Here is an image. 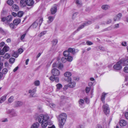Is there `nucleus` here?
<instances>
[{
    "mask_svg": "<svg viewBox=\"0 0 128 128\" xmlns=\"http://www.w3.org/2000/svg\"><path fill=\"white\" fill-rule=\"evenodd\" d=\"M23 14L24 13L23 12L20 11L18 12L17 16L19 17H21L22 16Z\"/></svg>",
    "mask_w": 128,
    "mask_h": 128,
    "instance_id": "2f4dec72",
    "label": "nucleus"
},
{
    "mask_svg": "<svg viewBox=\"0 0 128 128\" xmlns=\"http://www.w3.org/2000/svg\"><path fill=\"white\" fill-rule=\"evenodd\" d=\"M9 56L10 55L9 54H8L6 53L4 55V56H1L0 57V59L1 60L2 59V60H3L4 58H5L6 59H8L9 58Z\"/></svg>",
    "mask_w": 128,
    "mask_h": 128,
    "instance_id": "aec40b11",
    "label": "nucleus"
},
{
    "mask_svg": "<svg viewBox=\"0 0 128 128\" xmlns=\"http://www.w3.org/2000/svg\"><path fill=\"white\" fill-rule=\"evenodd\" d=\"M12 56H13L15 58H16L18 56V54L17 53V52H14L12 54Z\"/></svg>",
    "mask_w": 128,
    "mask_h": 128,
    "instance_id": "58836bf2",
    "label": "nucleus"
},
{
    "mask_svg": "<svg viewBox=\"0 0 128 128\" xmlns=\"http://www.w3.org/2000/svg\"><path fill=\"white\" fill-rule=\"evenodd\" d=\"M122 62L121 61H120L117 62L116 64L114 66V68L117 70H120L122 68V66L121 65L122 64Z\"/></svg>",
    "mask_w": 128,
    "mask_h": 128,
    "instance_id": "39448f33",
    "label": "nucleus"
},
{
    "mask_svg": "<svg viewBox=\"0 0 128 128\" xmlns=\"http://www.w3.org/2000/svg\"><path fill=\"white\" fill-rule=\"evenodd\" d=\"M20 22V18H18L14 20L13 21V23L16 25H18L19 24Z\"/></svg>",
    "mask_w": 128,
    "mask_h": 128,
    "instance_id": "b1692460",
    "label": "nucleus"
},
{
    "mask_svg": "<svg viewBox=\"0 0 128 128\" xmlns=\"http://www.w3.org/2000/svg\"><path fill=\"white\" fill-rule=\"evenodd\" d=\"M58 42V40L57 39L54 40L52 41V43L53 45H56Z\"/></svg>",
    "mask_w": 128,
    "mask_h": 128,
    "instance_id": "a19ab883",
    "label": "nucleus"
},
{
    "mask_svg": "<svg viewBox=\"0 0 128 128\" xmlns=\"http://www.w3.org/2000/svg\"><path fill=\"white\" fill-rule=\"evenodd\" d=\"M68 84L69 87L71 88H73L74 87L76 86V83L75 82H70Z\"/></svg>",
    "mask_w": 128,
    "mask_h": 128,
    "instance_id": "6ab92c4d",
    "label": "nucleus"
},
{
    "mask_svg": "<svg viewBox=\"0 0 128 128\" xmlns=\"http://www.w3.org/2000/svg\"><path fill=\"white\" fill-rule=\"evenodd\" d=\"M9 49V48L8 46H5L4 47L3 49L5 52H6Z\"/></svg>",
    "mask_w": 128,
    "mask_h": 128,
    "instance_id": "ea45409f",
    "label": "nucleus"
},
{
    "mask_svg": "<svg viewBox=\"0 0 128 128\" xmlns=\"http://www.w3.org/2000/svg\"><path fill=\"white\" fill-rule=\"evenodd\" d=\"M14 97L13 96H11L8 99V101L9 102L11 103L14 101Z\"/></svg>",
    "mask_w": 128,
    "mask_h": 128,
    "instance_id": "c9c22d12",
    "label": "nucleus"
},
{
    "mask_svg": "<svg viewBox=\"0 0 128 128\" xmlns=\"http://www.w3.org/2000/svg\"><path fill=\"white\" fill-rule=\"evenodd\" d=\"M61 60L63 62H65L66 61V58L64 57H62Z\"/></svg>",
    "mask_w": 128,
    "mask_h": 128,
    "instance_id": "603ef678",
    "label": "nucleus"
},
{
    "mask_svg": "<svg viewBox=\"0 0 128 128\" xmlns=\"http://www.w3.org/2000/svg\"><path fill=\"white\" fill-rule=\"evenodd\" d=\"M43 18H38L36 21H35L31 26L30 27L33 28H35L39 24L40 27L41 26L43 21Z\"/></svg>",
    "mask_w": 128,
    "mask_h": 128,
    "instance_id": "7ed1b4c3",
    "label": "nucleus"
},
{
    "mask_svg": "<svg viewBox=\"0 0 128 128\" xmlns=\"http://www.w3.org/2000/svg\"><path fill=\"white\" fill-rule=\"evenodd\" d=\"M84 100L82 99H80L78 101V103L80 106L82 107V106L84 104Z\"/></svg>",
    "mask_w": 128,
    "mask_h": 128,
    "instance_id": "c85d7f7f",
    "label": "nucleus"
},
{
    "mask_svg": "<svg viewBox=\"0 0 128 128\" xmlns=\"http://www.w3.org/2000/svg\"><path fill=\"white\" fill-rule=\"evenodd\" d=\"M110 6L108 5H102V8L104 10H106L109 8Z\"/></svg>",
    "mask_w": 128,
    "mask_h": 128,
    "instance_id": "a878e982",
    "label": "nucleus"
},
{
    "mask_svg": "<svg viewBox=\"0 0 128 128\" xmlns=\"http://www.w3.org/2000/svg\"><path fill=\"white\" fill-rule=\"evenodd\" d=\"M0 32L1 33H4L5 32L4 30L0 27Z\"/></svg>",
    "mask_w": 128,
    "mask_h": 128,
    "instance_id": "338daca9",
    "label": "nucleus"
},
{
    "mask_svg": "<svg viewBox=\"0 0 128 128\" xmlns=\"http://www.w3.org/2000/svg\"><path fill=\"white\" fill-rule=\"evenodd\" d=\"M7 4L10 6H12L14 3L13 0H8L6 2Z\"/></svg>",
    "mask_w": 128,
    "mask_h": 128,
    "instance_id": "cd10ccee",
    "label": "nucleus"
},
{
    "mask_svg": "<svg viewBox=\"0 0 128 128\" xmlns=\"http://www.w3.org/2000/svg\"><path fill=\"white\" fill-rule=\"evenodd\" d=\"M10 26L11 28L14 29V25L12 24H11L10 25Z\"/></svg>",
    "mask_w": 128,
    "mask_h": 128,
    "instance_id": "bf43d9fd",
    "label": "nucleus"
},
{
    "mask_svg": "<svg viewBox=\"0 0 128 128\" xmlns=\"http://www.w3.org/2000/svg\"><path fill=\"white\" fill-rule=\"evenodd\" d=\"M46 33V31L42 32H41L40 33V34H39V36L40 37L41 36H43Z\"/></svg>",
    "mask_w": 128,
    "mask_h": 128,
    "instance_id": "c03bdc74",
    "label": "nucleus"
},
{
    "mask_svg": "<svg viewBox=\"0 0 128 128\" xmlns=\"http://www.w3.org/2000/svg\"><path fill=\"white\" fill-rule=\"evenodd\" d=\"M127 124L126 121L124 120H121L120 122V124L121 126H124Z\"/></svg>",
    "mask_w": 128,
    "mask_h": 128,
    "instance_id": "dca6fc26",
    "label": "nucleus"
},
{
    "mask_svg": "<svg viewBox=\"0 0 128 128\" xmlns=\"http://www.w3.org/2000/svg\"><path fill=\"white\" fill-rule=\"evenodd\" d=\"M64 76L66 77H68L67 81L69 82L71 81L72 79L70 78L72 75V73L70 72H66L64 74Z\"/></svg>",
    "mask_w": 128,
    "mask_h": 128,
    "instance_id": "423d86ee",
    "label": "nucleus"
},
{
    "mask_svg": "<svg viewBox=\"0 0 128 128\" xmlns=\"http://www.w3.org/2000/svg\"><path fill=\"white\" fill-rule=\"evenodd\" d=\"M54 17L52 16H50L48 18V23H50L51 22L54 20Z\"/></svg>",
    "mask_w": 128,
    "mask_h": 128,
    "instance_id": "bb28decb",
    "label": "nucleus"
},
{
    "mask_svg": "<svg viewBox=\"0 0 128 128\" xmlns=\"http://www.w3.org/2000/svg\"><path fill=\"white\" fill-rule=\"evenodd\" d=\"M54 76H51L50 78V80L52 81H54L55 80V78L54 77Z\"/></svg>",
    "mask_w": 128,
    "mask_h": 128,
    "instance_id": "6e6d98bb",
    "label": "nucleus"
},
{
    "mask_svg": "<svg viewBox=\"0 0 128 128\" xmlns=\"http://www.w3.org/2000/svg\"><path fill=\"white\" fill-rule=\"evenodd\" d=\"M85 26H86V25L84 24V23L82 25H80L79 26L77 30L75 31L74 32V33H75L79 31L81 29L83 28Z\"/></svg>",
    "mask_w": 128,
    "mask_h": 128,
    "instance_id": "4be33fe9",
    "label": "nucleus"
},
{
    "mask_svg": "<svg viewBox=\"0 0 128 128\" xmlns=\"http://www.w3.org/2000/svg\"><path fill=\"white\" fill-rule=\"evenodd\" d=\"M50 10L52 14H54L56 12L57 10L56 6H52Z\"/></svg>",
    "mask_w": 128,
    "mask_h": 128,
    "instance_id": "1a4fd4ad",
    "label": "nucleus"
},
{
    "mask_svg": "<svg viewBox=\"0 0 128 128\" xmlns=\"http://www.w3.org/2000/svg\"><path fill=\"white\" fill-rule=\"evenodd\" d=\"M36 87L34 88L32 90H30L28 91V93H30L31 92L35 93L36 92Z\"/></svg>",
    "mask_w": 128,
    "mask_h": 128,
    "instance_id": "e433bc0d",
    "label": "nucleus"
},
{
    "mask_svg": "<svg viewBox=\"0 0 128 128\" xmlns=\"http://www.w3.org/2000/svg\"><path fill=\"white\" fill-rule=\"evenodd\" d=\"M24 51V50L22 48H20L18 50V52L19 54H20Z\"/></svg>",
    "mask_w": 128,
    "mask_h": 128,
    "instance_id": "49530a36",
    "label": "nucleus"
},
{
    "mask_svg": "<svg viewBox=\"0 0 128 128\" xmlns=\"http://www.w3.org/2000/svg\"><path fill=\"white\" fill-rule=\"evenodd\" d=\"M68 50L69 52H71L73 54H75L76 53L75 49L74 48H69Z\"/></svg>",
    "mask_w": 128,
    "mask_h": 128,
    "instance_id": "5701e85b",
    "label": "nucleus"
},
{
    "mask_svg": "<svg viewBox=\"0 0 128 128\" xmlns=\"http://www.w3.org/2000/svg\"><path fill=\"white\" fill-rule=\"evenodd\" d=\"M34 84L36 86H38L40 85V82L39 80H36L34 82Z\"/></svg>",
    "mask_w": 128,
    "mask_h": 128,
    "instance_id": "72a5a7b5",
    "label": "nucleus"
},
{
    "mask_svg": "<svg viewBox=\"0 0 128 128\" xmlns=\"http://www.w3.org/2000/svg\"><path fill=\"white\" fill-rule=\"evenodd\" d=\"M12 20V16H9L6 18V20L7 21H10Z\"/></svg>",
    "mask_w": 128,
    "mask_h": 128,
    "instance_id": "7c9ffc66",
    "label": "nucleus"
},
{
    "mask_svg": "<svg viewBox=\"0 0 128 128\" xmlns=\"http://www.w3.org/2000/svg\"><path fill=\"white\" fill-rule=\"evenodd\" d=\"M50 106L51 108H53L55 106V105L54 104H50L49 105Z\"/></svg>",
    "mask_w": 128,
    "mask_h": 128,
    "instance_id": "5fc2aeb1",
    "label": "nucleus"
},
{
    "mask_svg": "<svg viewBox=\"0 0 128 128\" xmlns=\"http://www.w3.org/2000/svg\"><path fill=\"white\" fill-rule=\"evenodd\" d=\"M15 58H10L9 60V62L11 64H13L14 62Z\"/></svg>",
    "mask_w": 128,
    "mask_h": 128,
    "instance_id": "a18cd8bd",
    "label": "nucleus"
},
{
    "mask_svg": "<svg viewBox=\"0 0 128 128\" xmlns=\"http://www.w3.org/2000/svg\"><path fill=\"white\" fill-rule=\"evenodd\" d=\"M67 58H66V60L68 62H72L73 60L72 57L71 56H67Z\"/></svg>",
    "mask_w": 128,
    "mask_h": 128,
    "instance_id": "473e14b6",
    "label": "nucleus"
},
{
    "mask_svg": "<svg viewBox=\"0 0 128 128\" xmlns=\"http://www.w3.org/2000/svg\"><path fill=\"white\" fill-rule=\"evenodd\" d=\"M84 100L86 103H89V100L87 98H85Z\"/></svg>",
    "mask_w": 128,
    "mask_h": 128,
    "instance_id": "774afa93",
    "label": "nucleus"
},
{
    "mask_svg": "<svg viewBox=\"0 0 128 128\" xmlns=\"http://www.w3.org/2000/svg\"><path fill=\"white\" fill-rule=\"evenodd\" d=\"M39 124L38 122L33 123L31 126L30 128H38L39 126Z\"/></svg>",
    "mask_w": 128,
    "mask_h": 128,
    "instance_id": "f3484780",
    "label": "nucleus"
},
{
    "mask_svg": "<svg viewBox=\"0 0 128 128\" xmlns=\"http://www.w3.org/2000/svg\"><path fill=\"white\" fill-rule=\"evenodd\" d=\"M56 91H58L62 89V85L60 83H58L56 85Z\"/></svg>",
    "mask_w": 128,
    "mask_h": 128,
    "instance_id": "2eb2a0df",
    "label": "nucleus"
},
{
    "mask_svg": "<svg viewBox=\"0 0 128 128\" xmlns=\"http://www.w3.org/2000/svg\"><path fill=\"white\" fill-rule=\"evenodd\" d=\"M52 73L54 76H57L60 74L59 71L56 68L53 69L52 70Z\"/></svg>",
    "mask_w": 128,
    "mask_h": 128,
    "instance_id": "6e6552de",
    "label": "nucleus"
},
{
    "mask_svg": "<svg viewBox=\"0 0 128 128\" xmlns=\"http://www.w3.org/2000/svg\"><path fill=\"white\" fill-rule=\"evenodd\" d=\"M120 61L122 62V64L124 66L128 65V60H124L122 59Z\"/></svg>",
    "mask_w": 128,
    "mask_h": 128,
    "instance_id": "393cba45",
    "label": "nucleus"
},
{
    "mask_svg": "<svg viewBox=\"0 0 128 128\" xmlns=\"http://www.w3.org/2000/svg\"><path fill=\"white\" fill-rule=\"evenodd\" d=\"M122 14L121 13H119L115 16L114 18V21L120 20L122 17Z\"/></svg>",
    "mask_w": 128,
    "mask_h": 128,
    "instance_id": "9b49d317",
    "label": "nucleus"
},
{
    "mask_svg": "<svg viewBox=\"0 0 128 128\" xmlns=\"http://www.w3.org/2000/svg\"><path fill=\"white\" fill-rule=\"evenodd\" d=\"M125 116L126 118L128 119V112H126L125 114Z\"/></svg>",
    "mask_w": 128,
    "mask_h": 128,
    "instance_id": "e2e57ef3",
    "label": "nucleus"
},
{
    "mask_svg": "<svg viewBox=\"0 0 128 128\" xmlns=\"http://www.w3.org/2000/svg\"><path fill=\"white\" fill-rule=\"evenodd\" d=\"M74 2L77 6L79 7L82 6V3L81 0H74Z\"/></svg>",
    "mask_w": 128,
    "mask_h": 128,
    "instance_id": "4468645a",
    "label": "nucleus"
},
{
    "mask_svg": "<svg viewBox=\"0 0 128 128\" xmlns=\"http://www.w3.org/2000/svg\"><path fill=\"white\" fill-rule=\"evenodd\" d=\"M5 44V43L4 42H2L0 43V47L3 46Z\"/></svg>",
    "mask_w": 128,
    "mask_h": 128,
    "instance_id": "680f3d73",
    "label": "nucleus"
},
{
    "mask_svg": "<svg viewBox=\"0 0 128 128\" xmlns=\"http://www.w3.org/2000/svg\"><path fill=\"white\" fill-rule=\"evenodd\" d=\"M8 69L6 68H4L2 70V73L4 74H6L8 72Z\"/></svg>",
    "mask_w": 128,
    "mask_h": 128,
    "instance_id": "79ce46f5",
    "label": "nucleus"
},
{
    "mask_svg": "<svg viewBox=\"0 0 128 128\" xmlns=\"http://www.w3.org/2000/svg\"><path fill=\"white\" fill-rule=\"evenodd\" d=\"M7 112L10 114L12 116H17V114L14 110H8L7 111Z\"/></svg>",
    "mask_w": 128,
    "mask_h": 128,
    "instance_id": "0eeeda50",
    "label": "nucleus"
},
{
    "mask_svg": "<svg viewBox=\"0 0 128 128\" xmlns=\"http://www.w3.org/2000/svg\"><path fill=\"white\" fill-rule=\"evenodd\" d=\"M119 27V24H117L115 25L114 27V28H116Z\"/></svg>",
    "mask_w": 128,
    "mask_h": 128,
    "instance_id": "052dcab7",
    "label": "nucleus"
},
{
    "mask_svg": "<svg viewBox=\"0 0 128 128\" xmlns=\"http://www.w3.org/2000/svg\"><path fill=\"white\" fill-rule=\"evenodd\" d=\"M90 87H86V93L89 92L90 90Z\"/></svg>",
    "mask_w": 128,
    "mask_h": 128,
    "instance_id": "3c124183",
    "label": "nucleus"
},
{
    "mask_svg": "<svg viewBox=\"0 0 128 128\" xmlns=\"http://www.w3.org/2000/svg\"><path fill=\"white\" fill-rule=\"evenodd\" d=\"M68 87H69L68 84L65 85L63 88L64 90H66L68 88Z\"/></svg>",
    "mask_w": 128,
    "mask_h": 128,
    "instance_id": "13d9d810",
    "label": "nucleus"
},
{
    "mask_svg": "<svg viewBox=\"0 0 128 128\" xmlns=\"http://www.w3.org/2000/svg\"><path fill=\"white\" fill-rule=\"evenodd\" d=\"M12 9L14 11H18L19 10V8L17 5L14 4L12 6Z\"/></svg>",
    "mask_w": 128,
    "mask_h": 128,
    "instance_id": "a211bd4d",
    "label": "nucleus"
},
{
    "mask_svg": "<svg viewBox=\"0 0 128 128\" xmlns=\"http://www.w3.org/2000/svg\"><path fill=\"white\" fill-rule=\"evenodd\" d=\"M78 12H76L74 13L73 15L72 18L73 19H74L76 17L77 14H78Z\"/></svg>",
    "mask_w": 128,
    "mask_h": 128,
    "instance_id": "8fccbe9b",
    "label": "nucleus"
},
{
    "mask_svg": "<svg viewBox=\"0 0 128 128\" xmlns=\"http://www.w3.org/2000/svg\"><path fill=\"white\" fill-rule=\"evenodd\" d=\"M92 23V22L91 21H88L87 22H84V24H85L86 25V26L91 24Z\"/></svg>",
    "mask_w": 128,
    "mask_h": 128,
    "instance_id": "37998d69",
    "label": "nucleus"
},
{
    "mask_svg": "<svg viewBox=\"0 0 128 128\" xmlns=\"http://www.w3.org/2000/svg\"><path fill=\"white\" fill-rule=\"evenodd\" d=\"M1 48H0V54L3 55L5 53V52L2 49V50H0Z\"/></svg>",
    "mask_w": 128,
    "mask_h": 128,
    "instance_id": "864d4df0",
    "label": "nucleus"
},
{
    "mask_svg": "<svg viewBox=\"0 0 128 128\" xmlns=\"http://www.w3.org/2000/svg\"><path fill=\"white\" fill-rule=\"evenodd\" d=\"M58 67L59 69H62L63 67V66L62 64L59 63L58 64Z\"/></svg>",
    "mask_w": 128,
    "mask_h": 128,
    "instance_id": "4c0bfd02",
    "label": "nucleus"
},
{
    "mask_svg": "<svg viewBox=\"0 0 128 128\" xmlns=\"http://www.w3.org/2000/svg\"><path fill=\"white\" fill-rule=\"evenodd\" d=\"M26 36V34H23L21 36L20 39L21 40H22Z\"/></svg>",
    "mask_w": 128,
    "mask_h": 128,
    "instance_id": "0e129e2a",
    "label": "nucleus"
},
{
    "mask_svg": "<svg viewBox=\"0 0 128 128\" xmlns=\"http://www.w3.org/2000/svg\"><path fill=\"white\" fill-rule=\"evenodd\" d=\"M67 118V115L65 113L60 114L58 118L59 122V126L61 128L64 124Z\"/></svg>",
    "mask_w": 128,
    "mask_h": 128,
    "instance_id": "f03ea898",
    "label": "nucleus"
},
{
    "mask_svg": "<svg viewBox=\"0 0 128 128\" xmlns=\"http://www.w3.org/2000/svg\"><path fill=\"white\" fill-rule=\"evenodd\" d=\"M26 4L30 6H31L34 4L33 0H26Z\"/></svg>",
    "mask_w": 128,
    "mask_h": 128,
    "instance_id": "9d476101",
    "label": "nucleus"
},
{
    "mask_svg": "<svg viewBox=\"0 0 128 128\" xmlns=\"http://www.w3.org/2000/svg\"><path fill=\"white\" fill-rule=\"evenodd\" d=\"M103 111L105 114L107 115L110 112V108L108 105L106 104H104L102 106Z\"/></svg>",
    "mask_w": 128,
    "mask_h": 128,
    "instance_id": "20e7f679",
    "label": "nucleus"
},
{
    "mask_svg": "<svg viewBox=\"0 0 128 128\" xmlns=\"http://www.w3.org/2000/svg\"><path fill=\"white\" fill-rule=\"evenodd\" d=\"M49 118L50 117L47 114L40 115L38 118V122L40 123L41 124L42 128H46L47 127L48 120Z\"/></svg>",
    "mask_w": 128,
    "mask_h": 128,
    "instance_id": "f257e3e1",
    "label": "nucleus"
},
{
    "mask_svg": "<svg viewBox=\"0 0 128 128\" xmlns=\"http://www.w3.org/2000/svg\"><path fill=\"white\" fill-rule=\"evenodd\" d=\"M12 16H13L14 17H16V16H17V14L14 12H12Z\"/></svg>",
    "mask_w": 128,
    "mask_h": 128,
    "instance_id": "69168bd1",
    "label": "nucleus"
},
{
    "mask_svg": "<svg viewBox=\"0 0 128 128\" xmlns=\"http://www.w3.org/2000/svg\"><path fill=\"white\" fill-rule=\"evenodd\" d=\"M26 0H21L20 2V6L22 7H24L26 6Z\"/></svg>",
    "mask_w": 128,
    "mask_h": 128,
    "instance_id": "412c9836",
    "label": "nucleus"
},
{
    "mask_svg": "<svg viewBox=\"0 0 128 128\" xmlns=\"http://www.w3.org/2000/svg\"><path fill=\"white\" fill-rule=\"evenodd\" d=\"M96 128H104V127L103 126L98 124L96 126Z\"/></svg>",
    "mask_w": 128,
    "mask_h": 128,
    "instance_id": "4d7b16f0",
    "label": "nucleus"
},
{
    "mask_svg": "<svg viewBox=\"0 0 128 128\" xmlns=\"http://www.w3.org/2000/svg\"><path fill=\"white\" fill-rule=\"evenodd\" d=\"M107 94L103 93L102 94V95L101 97V100L104 103V100L105 98V96L106 94Z\"/></svg>",
    "mask_w": 128,
    "mask_h": 128,
    "instance_id": "c756f323",
    "label": "nucleus"
},
{
    "mask_svg": "<svg viewBox=\"0 0 128 128\" xmlns=\"http://www.w3.org/2000/svg\"><path fill=\"white\" fill-rule=\"evenodd\" d=\"M64 56L66 57H67L69 55V53L68 50V51H65L63 53Z\"/></svg>",
    "mask_w": 128,
    "mask_h": 128,
    "instance_id": "f704fd0d",
    "label": "nucleus"
},
{
    "mask_svg": "<svg viewBox=\"0 0 128 128\" xmlns=\"http://www.w3.org/2000/svg\"><path fill=\"white\" fill-rule=\"evenodd\" d=\"M86 44L88 45H92L93 43L87 40L86 42Z\"/></svg>",
    "mask_w": 128,
    "mask_h": 128,
    "instance_id": "de8ad7c7",
    "label": "nucleus"
},
{
    "mask_svg": "<svg viewBox=\"0 0 128 128\" xmlns=\"http://www.w3.org/2000/svg\"><path fill=\"white\" fill-rule=\"evenodd\" d=\"M7 95V94H5L0 98V104L6 100Z\"/></svg>",
    "mask_w": 128,
    "mask_h": 128,
    "instance_id": "f8f14e48",
    "label": "nucleus"
},
{
    "mask_svg": "<svg viewBox=\"0 0 128 128\" xmlns=\"http://www.w3.org/2000/svg\"><path fill=\"white\" fill-rule=\"evenodd\" d=\"M124 71L125 72L128 73V68L127 66H126L124 68Z\"/></svg>",
    "mask_w": 128,
    "mask_h": 128,
    "instance_id": "09e8293b",
    "label": "nucleus"
},
{
    "mask_svg": "<svg viewBox=\"0 0 128 128\" xmlns=\"http://www.w3.org/2000/svg\"><path fill=\"white\" fill-rule=\"evenodd\" d=\"M23 104L22 102L20 101H16L14 102V106L15 107L20 106Z\"/></svg>",
    "mask_w": 128,
    "mask_h": 128,
    "instance_id": "ddd939ff",
    "label": "nucleus"
}]
</instances>
